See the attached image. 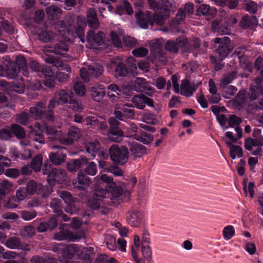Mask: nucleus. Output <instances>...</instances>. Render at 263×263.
Masks as SVG:
<instances>
[{
    "label": "nucleus",
    "instance_id": "f257e3e1",
    "mask_svg": "<svg viewBox=\"0 0 263 263\" xmlns=\"http://www.w3.org/2000/svg\"><path fill=\"white\" fill-rule=\"evenodd\" d=\"M43 173L47 175L48 184H39L37 194L45 198L48 197L52 192V186L55 181L60 182L65 180L66 172L63 169L52 168L51 165L45 164L42 169Z\"/></svg>",
    "mask_w": 263,
    "mask_h": 263
},
{
    "label": "nucleus",
    "instance_id": "f03ea898",
    "mask_svg": "<svg viewBox=\"0 0 263 263\" xmlns=\"http://www.w3.org/2000/svg\"><path fill=\"white\" fill-rule=\"evenodd\" d=\"M55 32L48 30L40 29L38 30L37 36L40 40L45 43L50 42L52 41L59 39H64L70 41V35L73 36V34L69 29H67L65 22L63 21H59L54 24Z\"/></svg>",
    "mask_w": 263,
    "mask_h": 263
},
{
    "label": "nucleus",
    "instance_id": "7ed1b4c3",
    "mask_svg": "<svg viewBox=\"0 0 263 263\" xmlns=\"http://www.w3.org/2000/svg\"><path fill=\"white\" fill-rule=\"evenodd\" d=\"M48 138L51 142H60L64 144H72L74 141H78L81 137L80 129L76 126H71L68 134L62 136L61 132L55 127L46 125L44 127Z\"/></svg>",
    "mask_w": 263,
    "mask_h": 263
},
{
    "label": "nucleus",
    "instance_id": "20e7f679",
    "mask_svg": "<svg viewBox=\"0 0 263 263\" xmlns=\"http://www.w3.org/2000/svg\"><path fill=\"white\" fill-rule=\"evenodd\" d=\"M106 191L103 187L98 186L93 190L92 195L88 199L86 204L88 209L84 210L82 216L86 220L93 215V210H97L101 208L102 200L106 197Z\"/></svg>",
    "mask_w": 263,
    "mask_h": 263
},
{
    "label": "nucleus",
    "instance_id": "39448f33",
    "mask_svg": "<svg viewBox=\"0 0 263 263\" xmlns=\"http://www.w3.org/2000/svg\"><path fill=\"white\" fill-rule=\"evenodd\" d=\"M56 104H58V100L50 99L48 105V108L46 109V104L42 102H38L35 106L31 107L29 110L31 116L37 119H45L49 121H53L54 116L53 109Z\"/></svg>",
    "mask_w": 263,
    "mask_h": 263
},
{
    "label": "nucleus",
    "instance_id": "423d86ee",
    "mask_svg": "<svg viewBox=\"0 0 263 263\" xmlns=\"http://www.w3.org/2000/svg\"><path fill=\"white\" fill-rule=\"evenodd\" d=\"M58 104L68 103L69 107L76 111H81L83 109L82 103L74 98L73 93L69 90H60L55 95Z\"/></svg>",
    "mask_w": 263,
    "mask_h": 263
},
{
    "label": "nucleus",
    "instance_id": "0eeeda50",
    "mask_svg": "<svg viewBox=\"0 0 263 263\" xmlns=\"http://www.w3.org/2000/svg\"><path fill=\"white\" fill-rule=\"evenodd\" d=\"M27 61L25 57L18 55L16 57L15 62L9 61L5 70V74L4 73L3 67L0 65V76H6L10 79L14 78L19 72L20 68H24L26 67Z\"/></svg>",
    "mask_w": 263,
    "mask_h": 263
},
{
    "label": "nucleus",
    "instance_id": "6e6552de",
    "mask_svg": "<svg viewBox=\"0 0 263 263\" xmlns=\"http://www.w3.org/2000/svg\"><path fill=\"white\" fill-rule=\"evenodd\" d=\"M109 154L111 161L116 165H123L129 158V150L125 146L113 144L109 148Z\"/></svg>",
    "mask_w": 263,
    "mask_h": 263
},
{
    "label": "nucleus",
    "instance_id": "1a4fd4ad",
    "mask_svg": "<svg viewBox=\"0 0 263 263\" xmlns=\"http://www.w3.org/2000/svg\"><path fill=\"white\" fill-rule=\"evenodd\" d=\"M101 180L104 182L106 183V185L105 186V190L106 191L107 193H110L111 197L110 199L112 200V202H115L114 200L117 199L118 202L120 204L121 202L119 198L122 195L123 193V189L120 186L116 185V183L113 180L112 176H108L106 174H103L100 177Z\"/></svg>",
    "mask_w": 263,
    "mask_h": 263
},
{
    "label": "nucleus",
    "instance_id": "9d476101",
    "mask_svg": "<svg viewBox=\"0 0 263 263\" xmlns=\"http://www.w3.org/2000/svg\"><path fill=\"white\" fill-rule=\"evenodd\" d=\"M109 128L108 130V139L113 142H120L124 136L123 131L119 127L121 123L114 117L108 119Z\"/></svg>",
    "mask_w": 263,
    "mask_h": 263
},
{
    "label": "nucleus",
    "instance_id": "9b49d317",
    "mask_svg": "<svg viewBox=\"0 0 263 263\" xmlns=\"http://www.w3.org/2000/svg\"><path fill=\"white\" fill-rule=\"evenodd\" d=\"M52 148L55 151L51 152L49 155L50 161L52 164L45 163L44 166L45 164L51 165L52 168L58 169L54 167L53 165H60L65 161L67 158V149L62 146L54 145L52 146Z\"/></svg>",
    "mask_w": 263,
    "mask_h": 263
},
{
    "label": "nucleus",
    "instance_id": "f8f14e48",
    "mask_svg": "<svg viewBox=\"0 0 263 263\" xmlns=\"http://www.w3.org/2000/svg\"><path fill=\"white\" fill-rule=\"evenodd\" d=\"M230 39L228 36L217 37L215 39V43L219 44L218 48L216 50V57L219 60H222L227 57L231 51Z\"/></svg>",
    "mask_w": 263,
    "mask_h": 263
},
{
    "label": "nucleus",
    "instance_id": "ddd939ff",
    "mask_svg": "<svg viewBox=\"0 0 263 263\" xmlns=\"http://www.w3.org/2000/svg\"><path fill=\"white\" fill-rule=\"evenodd\" d=\"M53 250L57 253L61 254V256L65 259H71L76 253L79 251V247L76 244L65 245L58 243L53 247Z\"/></svg>",
    "mask_w": 263,
    "mask_h": 263
},
{
    "label": "nucleus",
    "instance_id": "4468645a",
    "mask_svg": "<svg viewBox=\"0 0 263 263\" xmlns=\"http://www.w3.org/2000/svg\"><path fill=\"white\" fill-rule=\"evenodd\" d=\"M72 184L76 189L84 191L91 184V179L83 172L80 171L77 177L72 180Z\"/></svg>",
    "mask_w": 263,
    "mask_h": 263
},
{
    "label": "nucleus",
    "instance_id": "2eb2a0df",
    "mask_svg": "<svg viewBox=\"0 0 263 263\" xmlns=\"http://www.w3.org/2000/svg\"><path fill=\"white\" fill-rule=\"evenodd\" d=\"M104 36L102 32L95 33L93 31H89L87 34V46L89 48H97L103 43Z\"/></svg>",
    "mask_w": 263,
    "mask_h": 263
},
{
    "label": "nucleus",
    "instance_id": "dca6fc26",
    "mask_svg": "<svg viewBox=\"0 0 263 263\" xmlns=\"http://www.w3.org/2000/svg\"><path fill=\"white\" fill-rule=\"evenodd\" d=\"M67 224L65 223H60V232L55 234L54 237L58 240H67L68 241H74L80 238L71 231L65 229Z\"/></svg>",
    "mask_w": 263,
    "mask_h": 263
},
{
    "label": "nucleus",
    "instance_id": "f3484780",
    "mask_svg": "<svg viewBox=\"0 0 263 263\" xmlns=\"http://www.w3.org/2000/svg\"><path fill=\"white\" fill-rule=\"evenodd\" d=\"M144 215L142 212L133 210L127 213L126 220L127 223L133 227H139L142 222Z\"/></svg>",
    "mask_w": 263,
    "mask_h": 263
},
{
    "label": "nucleus",
    "instance_id": "a211bd4d",
    "mask_svg": "<svg viewBox=\"0 0 263 263\" xmlns=\"http://www.w3.org/2000/svg\"><path fill=\"white\" fill-rule=\"evenodd\" d=\"M132 101L135 106L140 109H143L146 104L150 107L154 105L153 100L143 94L134 96Z\"/></svg>",
    "mask_w": 263,
    "mask_h": 263
},
{
    "label": "nucleus",
    "instance_id": "6ab92c4d",
    "mask_svg": "<svg viewBox=\"0 0 263 263\" xmlns=\"http://www.w3.org/2000/svg\"><path fill=\"white\" fill-rule=\"evenodd\" d=\"M88 159L85 157H81L80 159L70 160L67 163V169L69 172L78 171L82 165L87 164Z\"/></svg>",
    "mask_w": 263,
    "mask_h": 263
},
{
    "label": "nucleus",
    "instance_id": "aec40b11",
    "mask_svg": "<svg viewBox=\"0 0 263 263\" xmlns=\"http://www.w3.org/2000/svg\"><path fill=\"white\" fill-rule=\"evenodd\" d=\"M87 22L89 27L97 29L99 28L100 23L97 16L96 11L93 8H89L86 13Z\"/></svg>",
    "mask_w": 263,
    "mask_h": 263
},
{
    "label": "nucleus",
    "instance_id": "412c9836",
    "mask_svg": "<svg viewBox=\"0 0 263 263\" xmlns=\"http://www.w3.org/2000/svg\"><path fill=\"white\" fill-rule=\"evenodd\" d=\"M151 53L155 59H159L162 55V40L161 39H155L150 41Z\"/></svg>",
    "mask_w": 263,
    "mask_h": 263
},
{
    "label": "nucleus",
    "instance_id": "4be33fe9",
    "mask_svg": "<svg viewBox=\"0 0 263 263\" xmlns=\"http://www.w3.org/2000/svg\"><path fill=\"white\" fill-rule=\"evenodd\" d=\"M129 150L135 157H141L146 154V147L138 142L129 143Z\"/></svg>",
    "mask_w": 263,
    "mask_h": 263
},
{
    "label": "nucleus",
    "instance_id": "5701e85b",
    "mask_svg": "<svg viewBox=\"0 0 263 263\" xmlns=\"http://www.w3.org/2000/svg\"><path fill=\"white\" fill-rule=\"evenodd\" d=\"M200 83H181L180 94L186 97L193 96Z\"/></svg>",
    "mask_w": 263,
    "mask_h": 263
},
{
    "label": "nucleus",
    "instance_id": "b1692460",
    "mask_svg": "<svg viewBox=\"0 0 263 263\" xmlns=\"http://www.w3.org/2000/svg\"><path fill=\"white\" fill-rule=\"evenodd\" d=\"M136 18L138 24L143 29H146L148 27V25H154V23L152 21V17L149 14H145L140 12L136 14Z\"/></svg>",
    "mask_w": 263,
    "mask_h": 263
},
{
    "label": "nucleus",
    "instance_id": "393cba45",
    "mask_svg": "<svg viewBox=\"0 0 263 263\" xmlns=\"http://www.w3.org/2000/svg\"><path fill=\"white\" fill-rule=\"evenodd\" d=\"M256 85H251L247 92V97L251 100H254L263 93V86L261 83H255Z\"/></svg>",
    "mask_w": 263,
    "mask_h": 263
},
{
    "label": "nucleus",
    "instance_id": "a878e982",
    "mask_svg": "<svg viewBox=\"0 0 263 263\" xmlns=\"http://www.w3.org/2000/svg\"><path fill=\"white\" fill-rule=\"evenodd\" d=\"M199 15H206L213 17L216 13V9L207 4L201 5L197 10Z\"/></svg>",
    "mask_w": 263,
    "mask_h": 263
},
{
    "label": "nucleus",
    "instance_id": "bb28decb",
    "mask_svg": "<svg viewBox=\"0 0 263 263\" xmlns=\"http://www.w3.org/2000/svg\"><path fill=\"white\" fill-rule=\"evenodd\" d=\"M29 138L31 140L40 144L45 143V138L43 130H41L39 127H35L34 129L31 130L29 134Z\"/></svg>",
    "mask_w": 263,
    "mask_h": 263
},
{
    "label": "nucleus",
    "instance_id": "cd10ccee",
    "mask_svg": "<svg viewBox=\"0 0 263 263\" xmlns=\"http://www.w3.org/2000/svg\"><path fill=\"white\" fill-rule=\"evenodd\" d=\"M105 94L104 86L100 85L99 87H93L91 90V96L96 102H100Z\"/></svg>",
    "mask_w": 263,
    "mask_h": 263
},
{
    "label": "nucleus",
    "instance_id": "c85d7f7f",
    "mask_svg": "<svg viewBox=\"0 0 263 263\" xmlns=\"http://www.w3.org/2000/svg\"><path fill=\"white\" fill-rule=\"evenodd\" d=\"M211 29L213 32H218L221 34H229L230 33V29L222 26V22L217 20L212 22Z\"/></svg>",
    "mask_w": 263,
    "mask_h": 263
},
{
    "label": "nucleus",
    "instance_id": "c756f323",
    "mask_svg": "<svg viewBox=\"0 0 263 263\" xmlns=\"http://www.w3.org/2000/svg\"><path fill=\"white\" fill-rule=\"evenodd\" d=\"M59 40V42L53 48V53L65 57L68 51V46L63 42V40L65 41V40L60 39Z\"/></svg>",
    "mask_w": 263,
    "mask_h": 263
},
{
    "label": "nucleus",
    "instance_id": "7c9ffc66",
    "mask_svg": "<svg viewBox=\"0 0 263 263\" xmlns=\"http://www.w3.org/2000/svg\"><path fill=\"white\" fill-rule=\"evenodd\" d=\"M101 148V144L98 141L88 142L85 145L86 152L90 154L92 157H94L96 154L100 150Z\"/></svg>",
    "mask_w": 263,
    "mask_h": 263
},
{
    "label": "nucleus",
    "instance_id": "2f4dec72",
    "mask_svg": "<svg viewBox=\"0 0 263 263\" xmlns=\"http://www.w3.org/2000/svg\"><path fill=\"white\" fill-rule=\"evenodd\" d=\"M185 43V41H181L180 40H177L176 41H168L165 44V48L170 51L176 52L179 48L182 47Z\"/></svg>",
    "mask_w": 263,
    "mask_h": 263
},
{
    "label": "nucleus",
    "instance_id": "473e14b6",
    "mask_svg": "<svg viewBox=\"0 0 263 263\" xmlns=\"http://www.w3.org/2000/svg\"><path fill=\"white\" fill-rule=\"evenodd\" d=\"M220 86L223 88V96L229 99L231 96H234L236 92L237 89L234 86L229 85L230 83H220Z\"/></svg>",
    "mask_w": 263,
    "mask_h": 263
},
{
    "label": "nucleus",
    "instance_id": "72a5a7b5",
    "mask_svg": "<svg viewBox=\"0 0 263 263\" xmlns=\"http://www.w3.org/2000/svg\"><path fill=\"white\" fill-rule=\"evenodd\" d=\"M31 69L34 71H42V73L46 77H51L52 75V71L50 68H43L42 66L36 61H32L30 64Z\"/></svg>",
    "mask_w": 263,
    "mask_h": 263
},
{
    "label": "nucleus",
    "instance_id": "f704fd0d",
    "mask_svg": "<svg viewBox=\"0 0 263 263\" xmlns=\"http://www.w3.org/2000/svg\"><path fill=\"white\" fill-rule=\"evenodd\" d=\"M12 187V184L7 180H3L0 183V201L9 193Z\"/></svg>",
    "mask_w": 263,
    "mask_h": 263
},
{
    "label": "nucleus",
    "instance_id": "c9c22d12",
    "mask_svg": "<svg viewBox=\"0 0 263 263\" xmlns=\"http://www.w3.org/2000/svg\"><path fill=\"white\" fill-rule=\"evenodd\" d=\"M46 12L49 17L54 20L59 18L61 15L62 10L58 7L51 6L46 8Z\"/></svg>",
    "mask_w": 263,
    "mask_h": 263
},
{
    "label": "nucleus",
    "instance_id": "e433bc0d",
    "mask_svg": "<svg viewBox=\"0 0 263 263\" xmlns=\"http://www.w3.org/2000/svg\"><path fill=\"white\" fill-rule=\"evenodd\" d=\"M11 131L12 135H14L18 139H22L25 137L26 132L24 129L20 125L13 124L11 126Z\"/></svg>",
    "mask_w": 263,
    "mask_h": 263
},
{
    "label": "nucleus",
    "instance_id": "4c0bfd02",
    "mask_svg": "<svg viewBox=\"0 0 263 263\" xmlns=\"http://www.w3.org/2000/svg\"><path fill=\"white\" fill-rule=\"evenodd\" d=\"M137 136V139L140 141L143 144L148 145L151 143L154 139L153 136L149 133H147L143 131L139 132L138 135H136Z\"/></svg>",
    "mask_w": 263,
    "mask_h": 263
},
{
    "label": "nucleus",
    "instance_id": "58836bf2",
    "mask_svg": "<svg viewBox=\"0 0 263 263\" xmlns=\"http://www.w3.org/2000/svg\"><path fill=\"white\" fill-rule=\"evenodd\" d=\"M43 163V157L41 154L35 155L31 160V167L34 172L41 170Z\"/></svg>",
    "mask_w": 263,
    "mask_h": 263
},
{
    "label": "nucleus",
    "instance_id": "ea45409f",
    "mask_svg": "<svg viewBox=\"0 0 263 263\" xmlns=\"http://www.w3.org/2000/svg\"><path fill=\"white\" fill-rule=\"evenodd\" d=\"M62 201L61 199L53 198L50 203V207L53 209V212L57 215L62 214Z\"/></svg>",
    "mask_w": 263,
    "mask_h": 263
},
{
    "label": "nucleus",
    "instance_id": "a19ab883",
    "mask_svg": "<svg viewBox=\"0 0 263 263\" xmlns=\"http://www.w3.org/2000/svg\"><path fill=\"white\" fill-rule=\"evenodd\" d=\"M123 30L122 29L119 28L118 32L115 31H112L110 33L111 40L114 46L119 48L121 47L122 43L120 41L119 35H122L123 34Z\"/></svg>",
    "mask_w": 263,
    "mask_h": 263
},
{
    "label": "nucleus",
    "instance_id": "79ce46f5",
    "mask_svg": "<svg viewBox=\"0 0 263 263\" xmlns=\"http://www.w3.org/2000/svg\"><path fill=\"white\" fill-rule=\"evenodd\" d=\"M90 76L98 77L102 74L103 71V67L98 64H93L88 67Z\"/></svg>",
    "mask_w": 263,
    "mask_h": 263
},
{
    "label": "nucleus",
    "instance_id": "37998d69",
    "mask_svg": "<svg viewBox=\"0 0 263 263\" xmlns=\"http://www.w3.org/2000/svg\"><path fill=\"white\" fill-rule=\"evenodd\" d=\"M242 122V119L240 117L235 115H230L228 120L229 126H226L225 128L227 129L229 127H234L235 126H239Z\"/></svg>",
    "mask_w": 263,
    "mask_h": 263
},
{
    "label": "nucleus",
    "instance_id": "c03bdc74",
    "mask_svg": "<svg viewBox=\"0 0 263 263\" xmlns=\"http://www.w3.org/2000/svg\"><path fill=\"white\" fill-rule=\"evenodd\" d=\"M39 187V184L33 180H29L27 183L25 188L28 192L29 195H33L37 193Z\"/></svg>",
    "mask_w": 263,
    "mask_h": 263
},
{
    "label": "nucleus",
    "instance_id": "a18cd8bd",
    "mask_svg": "<svg viewBox=\"0 0 263 263\" xmlns=\"http://www.w3.org/2000/svg\"><path fill=\"white\" fill-rule=\"evenodd\" d=\"M5 246L11 249H17L20 245V240L16 237L8 238L5 242Z\"/></svg>",
    "mask_w": 263,
    "mask_h": 263
},
{
    "label": "nucleus",
    "instance_id": "49530a36",
    "mask_svg": "<svg viewBox=\"0 0 263 263\" xmlns=\"http://www.w3.org/2000/svg\"><path fill=\"white\" fill-rule=\"evenodd\" d=\"M230 155L232 159H235L236 155L239 158L242 157L243 150L242 148L239 145H233L230 147Z\"/></svg>",
    "mask_w": 263,
    "mask_h": 263
},
{
    "label": "nucleus",
    "instance_id": "de8ad7c7",
    "mask_svg": "<svg viewBox=\"0 0 263 263\" xmlns=\"http://www.w3.org/2000/svg\"><path fill=\"white\" fill-rule=\"evenodd\" d=\"M21 217L25 221L30 220L36 216V212L33 210H23L20 212Z\"/></svg>",
    "mask_w": 263,
    "mask_h": 263
},
{
    "label": "nucleus",
    "instance_id": "09e8293b",
    "mask_svg": "<svg viewBox=\"0 0 263 263\" xmlns=\"http://www.w3.org/2000/svg\"><path fill=\"white\" fill-rule=\"evenodd\" d=\"M87 165L84 170V172L87 176V175L94 176L97 172V164L94 162H87Z\"/></svg>",
    "mask_w": 263,
    "mask_h": 263
},
{
    "label": "nucleus",
    "instance_id": "8fccbe9b",
    "mask_svg": "<svg viewBox=\"0 0 263 263\" xmlns=\"http://www.w3.org/2000/svg\"><path fill=\"white\" fill-rule=\"evenodd\" d=\"M244 6L246 10L251 13H255L257 10V4L251 0H244Z\"/></svg>",
    "mask_w": 263,
    "mask_h": 263
},
{
    "label": "nucleus",
    "instance_id": "3c124183",
    "mask_svg": "<svg viewBox=\"0 0 263 263\" xmlns=\"http://www.w3.org/2000/svg\"><path fill=\"white\" fill-rule=\"evenodd\" d=\"M159 4V7L161 8V9H159L158 12L165 13V17H169L171 6L169 1L168 0H162L161 3Z\"/></svg>",
    "mask_w": 263,
    "mask_h": 263
},
{
    "label": "nucleus",
    "instance_id": "603ef678",
    "mask_svg": "<svg viewBox=\"0 0 263 263\" xmlns=\"http://www.w3.org/2000/svg\"><path fill=\"white\" fill-rule=\"evenodd\" d=\"M159 13V14L155 12L152 18V21L154 23V24L156 23L158 25H162L163 24L165 20L168 17H165V13Z\"/></svg>",
    "mask_w": 263,
    "mask_h": 263
},
{
    "label": "nucleus",
    "instance_id": "864d4df0",
    "mask_svg": "<svg viewBox=\"0 0 263 263\" xmlns=\"http://www.w3.org/2000/svg\"><path fill=\"white\" fill-rule=\"evenodd\" d=\"M141 251L144 259L150 261L152 259V251L149 245H141Z\"/></svg>",
    "mask_w": 263,
    "mask_h": 263
},
{
    "label": "nucleus",
    "instance_id": "5fc2aeb1",
    "mask_svg": "<svg viewBox=\"0 0 263 263\" xmlns=\"http://www.w3.org/2000/svg\"><path fill=\"white\" fill-rule=\"evenodd\" d=\"M223 236L226 240H229L235 235V230L232 226H228L223 230Z\"/></svg>",
    "mask_w": 263,
    "mask_h": 263
},
{
    "label": "nucleus",
    "instance_id": "6e6d98bb",
    "mask_svg": "<svg viewBox=\"0 0 263 263\" xmlns=\"http://www.w3.org/2000/svg\"><path fill=\"white\" fill-rule=\"evenodd\" d=\"M115 72L116 76L119 77L125 76L128 72L125 64L123 63L118 64L116 68Z\"/></svg>",
    "mask_w": 263,
    "mask_h": 263
},
{
    "label": "nucleus",
    "instance_id": "4d7b16f0",
    "mask_svg": "<svg viewBox=\"0 0 263 263\" xmlns=\"http://www.w3.org/2000/svg\"><path fill=\"white\" fill-rule=\"evenodd\" d=\"M60 197L69 206L73 204V197L70 193L67 191H62L60 193Z\"/></svg>",
    "mask_w": 263,
    "mask_h": 263
},
{
    "label": "nucleus",
    "instance_id": "13d9d810",
    "mask_svg": "<svg viewBox=\"0 0 263 263\" xmlns=\"http://www.w3.org/2000/svg\"><path fill=\"white\" fill-rule=\"evenodd\" d=\"M84 83H74L73 90L76 93L80 96H83L86 92V89Z\"/></svg>",
    "mask_w": 263,
    "mask_h": 263
},
{
    "label": "nucleus",
    "instance_id": "bf43d9fd",
    "mask_svg": "<svg viewBox=\"0 0 263 263\" xmlns=\"http://www.w3.org/2000/svg\"><path fill=\"white\" fill-rule=\"evenodd\" d=\"M46 223L48 224V228L49 231L54 230L59 224V219L57 216H52L48 219Z\"/></svg>",
    "mask_w": 263,
    "mask_h": 263
},
{
    "label": "nucleus",
    "instance_id": "052dcab7",
    "mask_svg": "<svg viewBox=\"0 0 263 263\" xmlns=\"http://www.w3.org/2000/svg\"><path fill=\"white\" fill-rule=\"evenodd\" d=\"M13 137L11 129L3 128L0 130V139L3 140H9Z\"/></svg>",
    "mask_w": 263,
    "mask_h": 263
},
{
    "label": "nucleus",
    "instance_id": "680f3d73",
    "mask_svg": "<svg viewBox=\"0 0 263 263\" xmlns=\"http://www.w3.org/2000/svg\"><path fill=\"white\" fill-rule=\"evenodd\" d=\"M28 194V192L24 187H20L16 192V196L19 201L24 200Z\"/></svg>",
    "mask_w": 263,
    "mask_h": 263
},
{
    "label": "nucleus",
    "instance_id": "e2e57ef3",
    "mask_svg": "<svg viewBox=\"0 0 263 263\" xmlns=\"http://www.w3.org/2000/svg\"><path fill=\"white\" fill-rule=\"evenodd\" d=\"M148 52V50L144 47L137 48L132 51L133 55L137 57H143L147 55Z\"/></svg>",
    "mask_w": 263,
    "mask_h": 263
},
{
    "label": "nucleus",
    "instance_id": "0e129e2a",
    "mask_svg": "<svg viewBox=\"0 0 263 263\" xmlns=\"http://www.w3.org/2000/svg\"><path fill=\"white\" fill-rule=\"evenodd\" d=\"M247 50L245 49V47H240L237 48L235 51H234V54L238 56L240 62L242 63L244 62V60H245V58L244 55L246 54Z\"/></svg>",
    "mask_w": 263,
    "mask_h": 263
},
{
    "label": "nucleus",
    "instance_id": "69168bd1",
    "mask_svg": "<svg viewBox=\"0 0 263 263\" xmlns=\"http://www.w3.org/2000/svg\"><path fill=\"white\" fill-rule=\"evenodd\" d=\"M4 174L10 178H16L20 174V171L17 168H8L5 171Z\"/></svg>",
    "mask_w": 263,
    "mask_h": 263
},
{
    "label": "nucleus",
    "instance_id": "338daca9",
    "mask_svg": "<svg viewBox=\"0 0 263 263\" xmlns=\"http://www.w3.org/2000/svg\"><path fill=\"white\" fill-rule=\"evenodd\" d=\"M106 244L107 248L110 250L114 251L117 249L116 239L113 236H109V238L107 239Z\"/></svg>",
    "mask_w": 263,
    "mask_h": 263
},
{
    "label": "nucleus",
    "instance_id": "774afa93",
    "mask_svg": "<svg viewBox=\"0 0 263 263\" xmlns=\"http://www.w3.org/2000/svg\"><path fill=\"white\" fill-rule=\"evenodd\" d=\"M1 24L4 29L9 33H12L14 32V29L11 24L6 20H3L1 19Z\"/></svg>",
    "mask_w": 263,
    "mask_h": 263
}]
</instances>
